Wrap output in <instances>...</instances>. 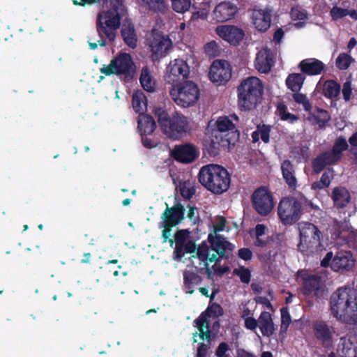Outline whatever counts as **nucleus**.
<instances>
[{"label": "nucleus", "mask_w": 357, "mask_h": 357, "mask_svg": "<svg viewBox=\"0 0 357 357\" xmlns=\"http://www.w3.org/2000/svg\"><path fill=\"white\" fill-rule=\"evenodd\" d=\"M349 148V145L345 138L340 136L337 137L334 142V145L331 149V151L340 159L343 155V152L347 151Z\"/></svg>", "instance_id": "79ce46f5"}, {"label": "nucleus", "mask_w": 357, "mask_h": 357, "mask_svg": "<svg viewBox=\"0 0 357 357\" xmlns=\"http://www.w3.org/2000/svg\"><path fill=\"white\" fill-rule=\"evenodd\" d=\"M237 13L236 6L230 2L222 1L215 6L213 16L218 22H225L232 20Z\"/></svg>", "instance_id": "b1692460"}, {"label": "nucleus", "mask_w": 357, "mask_h": 357, "mask_svg": "<svg viewBox=\"0 0 357 357\" xmlns=\"http://www.w3.org/2000/svg\"><path fill=\"white\" fill-rule=\"evenodd\" d=\"M137 128L141 135H152L156 128L153 117L146 114H140L137 120Z\"/></svg>", "instance_id": "2f4dec72"}, {"label": "nucleus", "mask_w": 357, "mask_h": 357, "mask_svg": "<svg viewBox=\"0 0 357 357\" xmlns=\"http://www.w3.org/2000/svg\"><path fill=\"white\" fill-rule=\"evenodd\" d=\"M259 327L264 336L271 337L277 330L270 312L263 311L258 319Z\"/></svg>", "instance_id": "c85d7f7f"}, {"label": "nucleus", "mask_w": 357, "mask_h": 357, "mask_svg": "<svg viewBox=\"0 0 357 357\" xmlns=\"http://www.w3.org/2000/svg\"><path fill=\"white\" fill-rule=\"evenodd\" d=\"M331 198L336 208H343L349 203L351 195L349 191L346 188L337 186L333 188Z\"/></svg>", "instance_id": "c756f323"}, {"label": "nucleus", "mask_w": 357, "mask_h": 357, "mask_svg": "<svg viewBox=\"0 0 357 357\" xmlns=\"http://www.w3.org/2000/svg\"><path fill=\"white\" fill-rule=\"evenodd\" d=\"M252 23L260 32H265L271 23V10L266 8H254L252 12Z\"/></svg>", "instance_id": "412c9836"}, {"label": "nucleus", "mask_w": 357, "mask_h": 357, "mask_svg": "<svg viewBox=\"0 0 357 357\" xmlns=\"http://www.w3.org/2000/svg\"><path fill=\"white\" fill-rule=\"evenodd\" d=\"M264 86L257 77L244 79L237 86V104L241 111H250L261 103Z\"/></svg>", "instance_id": "39448f33"}, {"label": "nucleus", "mask_w": 357, "mask_h": 357, "mask_svg": "<svg viewBox=\"0 0 357 357\" xmlns=\"http://www.w3.org/2000/svg\"><path fill=\"white\" fill-rule=\"evenodd\" d=\"M198 180L206 189L215 195L227 191L231 183L227 169L217 164L203 166L199 170Z\"/></svg>", "instance_id": "20e7f679"}, {"label": "nucleus", "mask_w": 357, "mask_h": 357, "mask_svg": "<svg viewBox=\"0 0 357 357\" xmlns=\"http://www.w3.org/2000/svg\"><path fill=\"white\" fill-rule=\"evenodd\" d=\"M227 220L223 216H219L217 218L216 223L213 226L214 235H217L216 233L222 231L225 229Z\"/></svg>", "instance_id": "0e129e2a"}, {"label": "nucleus", "mask_w": 357, "mask_h": 357, "mask_svg": "<svg viewBox=\"0 0 357 357\" xmlns=\"http://www.w3.org/2000/svg\"><path fill=\"white\" fill-rule=\"evenodd\" d=\"M109 3V8L106 11H101L98 14L96 19V31L100 39L92 42L91 38L88 40L91 50H96L98 45L105 47L107 38L109 42H114L116 37V31L120 28L122 17L126 13L123 0H102L98 4L104 6Z\"/></svg>", "instance_id": "f257e3e1"}, {"label": "nucleus", "mask_w": 357, "mask_h": 357, "mask_svg": "<svg viewBox=\"0 0 357 357\" xmlns=\"http://www.w3.org/2000/svg\"><path fill=\"white\" fill-rule=\"evenodd\" d=\"M217 128L218 130L214 131L213 132L220 135V133L222 135H226L227 132H238L233 123V122L229 119L228 116H221L220 117L217 121Z\"/></svg>", "instance_id": "e433bc0d"}, {"label": "nucleus", "mask_w": 357, "mask_h": 357, "mask_svg": "<svg viewBox=\"0 0 357 357\" xmlns=\"http://www.w3.org/2000/svg\"><path fill=\"white\" fill-rule=\"evenodd\" d=\"M317 111L318 112V115H313L312 117L316 121V123L319 125V128H325L326 123L330 121L331 116L326 109H321L317 107Z\"/></svg>", "instance_id": "a18cd8bd"}, {"label": "nucleus", "mask_w": 357, "mask_h": 357, "mask_svg": "<svg viewBox=\"0 0 357 357\" xmlns=\"http://www.w3.org/2000/svg\"><path fill=\"white\" fill-rule=\"evenodd\" d=\"M190 73V67L183 59H177L169 63L167 67L165 80L169 84L179 83L186 79Z\"/></svg>", "instance_id": "4468645a"}, {"label": "nucleus", "mask_w": 357, "mask_h": 357, "mask_svg": "<svg viewBox=\"0 0 357 357\" xmlns=\"http://www.w3.org/2000/svg\"><path fill=\"white\" fill-rule=\"evenodd\" d=\"M291 17L294 21L307 20V13L305 10L298 8H292L290 12Z\"/></svg>", "instance_id": "3c124183"}, {"label": "nucleus", "mask_w": 357, "mask_h": 357, "mask_svg": "<svg viewBox=\"0 0 357 357\" xmlns=\"http://www.w3.org/2000/svg\"><path fill=\"white\" fill-rule=\"evenodd\" d=\"M163 225V230L162 231V237L163 238V242H169L171 247L174 244V241L173 238H170L171 231L173 227H170L167 223L162 222Z\"/></svg>", "instance_id": "5fc2aeb1"}, {"label": "nucleus", "mask_w": 357, "mask_h": 357, "mask_svg": "<svg viewBox=\"0 0 357 357\" xmlns=\"http://www.w3.org/2000/svg\"><path fill=\"white\" fill-rule=\"evenodd\" d=\"M190 130L188 119L184 116H173L171 122L163 128L162 132L169 138L177 139L181 138L183 134Z\"/></svg>", "instance_id": "dca6fc26"}, {"label": "nucleus", "mask_w": 357, "mask_h": 357, "mask_svg": "<svg viewBox=\"0 0 357 357\" xmlns=\"http://www.w3.org/2000/svg\"><path fill=\"white\" fill-rule=\"evenodd\" d=\"M215 31L221 38L234 45H238L245 36L243 30L234 25L218 26Z\"/></svg>", "instance_id": "6ab92c4d"}, {"label": "nucleus", "mask_w": 357, "mask_h": 357, "mask_svg": "<svg viewBox=\"0 0 357 357\" xmlns=\"http://www.w3.org/2000/svg\"><path fill=\"white\" fill-rule=\"evenodd\" d=\"M238 256L244 261H249L252 257V252L249 248H240L238 251Z\"/></svg>", "instance_id": "69168bd1"}, {"label": "nucleus", "mask_w": 357, "mask_h": 357, "mask_svg": "<svg viewBox=\"0 0 357 357\" xmlns=\"http://www.w3.org/2000/svg\"><path fill=\"white\" fill-rule=\"evenodd\" d=\"M342 95L345 102H348L351 99L352 94L351 83L350 81H347L343 84Z\"/></svg>", "instance_id": "680f3d73"}, {"label": "nucleus", "mask_w": 357, "mask_h": 357, "mask_svg": "<svg viewBox=\"0 0 357 357\" xmlns=\"http://www.w3.org/2000/svg\"><path fill=\"white\" fill-rule=\"evenodd\" d=\"M331 150L326 151L317 155L312 162V167L314 174L321 173L328 165H333L340 161Z\"/></svg>", "instance_id": "4be33fe9"}, {"label": "nucleus", "mask_w": 357, "mask_h": 357, "mask_svg": "<svg viewBox=\"0 0 357 357\" xmlns=\"http://www.w3.org/2000/svg\"><path fill=\"white\" fill-rule=\"evenodd\" d=\"M173 10L178 13H184L189 10L191 6L190 0H172Z\"/></svg>", "instance_id": "de8ad7c7"}, {"label": "nucleus", "mask_w": 357, "mask_h": 357, "mask_svg": "<svg viewBox=\"0 0 357 357\" xmlns=\"http://www.w3.org/2000/svg\"><path fill=\"white\" fill-rule=\"evenodd\" d=\"M208 245L202 242L197 249V257L204 262L206 273L208 279L212 278V271L208 268V264L219 262L222 259H228L226 251H232L234 245L229 242L222 235H214L212 233L208 236Z\"/></svg>", "instance_id": "7ed1b4c3"}, {"label": "nucleus", "mask_w": 357, "mask_h": 357, "mask_svg": "<svg viewBox=\"0 0 357 357\" xmlns=\"http://www.w3.org/2000/svg\"><path fill=\"white\" fill-rule=\"evenodd\" d=\"M282 247V241L281 235L276 234L272 236L267 241V245L265 246L266 254L265 256L268 259L275 257L280 251Z\"/></svg>", "instance_id": "473e14b6"}, {"label": "nucleus", "mask_w": 357, "mask_h": 357, "mask_svg": "<svg viewBox=\"0 0 357 357\" xmlns=\"http://www.w3.org/2000/svg\"><path fill=\"white\" fill-rule=\"evenodd\" d=\"M300 241L297 245L298 250L304 255L317 251L322 247L321 231L312 223L302 222L298 224Z\"/></svg>", "instance_id": "423d86ee"}, {"label": "nucleus", "mask_w": 357, "mask_h": 357, "mask_svg": "<svg viewBox=\"0 0 357 357\" xmlns=\"http://www.w3.org/2000/svg\"><path fill=\"white\" fill-rule=\"evenodd\" d=\"M171 154L176 161L188 164L196 160L199 156V151L193 144L185 143L176 145Z\"/></svg>", "instance_id": "f3484780"}, {"label": "nucleus", "mask_w": 357, "mask_h": 357, "mask_svg": "<svg viewBox=\"0 0 357 357\" xmlns=\"http://www.w3.org/2000/svg\"><path fill=\"white\" fill-rule=\"evenodd\" d=\"M180 193L184 199H190L195 193V190L193 187H188L184 184L180 186Z\"/></svg>", "instance_id": "bf43d9fd"}, {"label": "nucleus", "mask_w": 357, "mask_h": 357, "mask_svg": "<svg viewBox=\"0 0 357 357\" xmlns=\"http://www.w3.org/2000/svg\"><path fill=\"white\" fill-rule=\"evenodd\" d=\"M132 105L136 113L144 114L147 107V98L142 91H135L132 97Z\"/></svg>", "instance_id": "72a5a7b5"}, {"label": "nucleus", "mask_w": 357, "mask_h": 357, "mask_svg": "<svg viewBox=\"0 0 357 357\" xmlns=\"http://www.w3.org/2000/svg\"><path fill=\"white\" fill-rule=\"evenodd\" d=\"M297 280L301 285V292L304 296L319 295L322 287V280L320 276L301 270L297 272Z\"/></svg>", "instance_id": "f8f14e48"}, {"label": "nucleus", "mask_w": 357, "mask_h": 357, "mask_svg": "<svg viewBox=\"0 0 357 357\" xmlns=\"http://www.w3.org/2000/svg\"><path fill=\"white\" fill-rule=\"evenodd\" d=\"M183 289L188 294H192L195 292V288L203 280L202 277L198 273L197 267H195V270H185L183 273Z\"/></svg>", "instance_id": "bb28decb"}, {"label": "nucleus", "mask_w": 357, "mask_h": 357, "mask_svg": "<svg viewBox=\"0 0 357 357\" xmlns=\"http://www.w3.org/2000/svg\"><path fill=\"white\" fill-rule=\"evenodd\" d=\"M234 273L240 278L243 283L248 284L250 282L251 273L248 268L241 266L238 269H234Z\"/></svg>", "instance_id": "8fccbe9b"}, {"label": "nucleus", "mask_w": 357, "mask_h": 357, "mask_svg": "<svg viewBox=\"0 0 357 357\" xmlns=\"http://www.w3.org/2000/svg\"><path fill=\"white\" fill-rule=\"evenodd\" d=\"M277 109L280 116V119L283 121L289 119L296 120L298 119L296 116L287 111V107L284 104H279L277 107Z\"/></svg>", "instance_id": "603ef678"}, {"label": "nucleus", "mask_w": 357, "mask_h": 357, "mask_svg": "<svg viewBox=\"0 0 357 357\" xmlns=\"http://www.w3.org/2000/svg\"><path fill=\"white\" fill-rule=\"evenodd\" d=\"M205 52L209 56H215L219 52L218 45L215 41H211L205 45Z\"/></svg>", "instance_id": "13d9d810"}, {"label": "nucleus", "mask_w": 357, "mask_h": 357, "mask_svg": "<svg viewBox=\"0 0 357 357\" xmlns=\"http://www.w3.org/2000/svg\"><path fill=\"white\" fill-rule=\"evenodd\" d=\"M283 178L289 189L295 190L297 187V179L293 164L289 160H285L281 165Z\"/></svg>", "instance_id": "7c9ffc66"}, {"label": "nucleus", "mask_w": 357, "mask_h": 357, "mask_svg": "<svg viewBox=\"0 0 357 357\" xmlns=\"http://www.w3.org/2000/svg\"><path fill=\"white\" fill-rule=\"evenodd\" d=\"M273 55L268 50H262L257 54L255 66L261 73H268L273 66Z\"/></svg>", "instance_id": "cd10ccee"}, {"label": "nucleus", "mask_w": 357, "mask_h": 357, "mask_svg": "<svg viewBox=\"0 0 357 357\" xmlns=\"http://www.w3.org/2000/svg\"><path fill=\"white\" fill-rule=\"evenodd\" d=\"M305 77L303 73H291L286 79V85L293 92H298L303 84Z\"/></svg>", "instance_id": "c9c22d12"}, {"label": "nucleus", "mask_w": 357, "mask_h": 357, "mask_svg": "<svg viewBox=\"0 0 357 357\" xmlns=\"http://www.w3.org/2000/svg\"><path fill=\"white\" fill-rule=\"evenodd\" d=\"M280 313L282 328H283L284 325L289 326V324L291 322V318L289 312L288 308L287 307L281 308Z\"/></svg>", "instance_id": "052dcab7"}, {"label": "nucleus", "mask_w": 357, "mask_h": 357, "mask_svg": "<svg viewBox=\"0 0 357 357\" xmlns=\"http://www.w3.org/2000/svg\"><path fill=\"white\" fill-rule=\"evenodd\" d=\"M139 82L143 89L148 92H153L155 88V83L153 80L151 71L147 66H144L141 70Z\"/></svg>", "instance_id": "4c0bfd02"}, {"label": "nucleus", "mask_w": 357, "mask_h": 357, "mask_svg": "<svg viewBox=\"0 0 357 357\" xmlns=\"http://www.w3.org/2000/svg\"><path fill=\"white\" fill-rule=\"evenodd\" d=\"M205 314L202 316H199L198 318H197L195 320V322L196 324V326L197 329L199 331V336L202 340L211 339V331L209 330V322H208L206 320V318L204 317Z\"/></svg>", "instance_id": "a19ab883"}, {"label": "nucleus", "mask_w": 357, "mask_h": 357, "mask_svg": "<svg viewBox=\"0 0 357 357\" xmlns=\"http://www.w3.org/2000/svg\"><path fill=\"white\" fill-rule=\"evenodd\" d=\"M341 86L333 79H328L324 84L323 94L328 99L337 98L340 93Z\"/></svg>", "instance_id": "f704fd0d"}, {"label": "nucleus", "mask_w": 357, "mask_h": 357, "mask_svg": "<svg viewBox=\"0 0 357 357\" xmlns=\"http://www.w3.org/2000/svg\"><path fill=\"white\" fill-rule=\"evenodd\" d=\"M239 137V132H227L226 135L212 132L209 139L205 142L204 146L209 155L215 157L220 154L221 149L233 148Z\"/></svg>", "instance_id": "9d476101"}, {"label": "nucleus", "mask_w": 357, "mask_h": 357, "mask_svg": "<svg viewBox=\"0 0 357 357\" xmlns=\"http://www.w3.org/2000/svg\"><path fill=\"white\" fill-rule=\"evenodd\" d=\"M355 264L351 252H338L332 260L331 268L334 271H350Z\"/></svg>", "instance_id": "5701e85b"}, {"label": "nucleus", "mask_w": 357, "mask_h": 357, "mask_svg": "<svg viewBox=\"0 0 357 357\" xmlns=\"http://www.w3.org/2000/svg\"><path fill=\"white\" fill-rule=\"evenodd\" d=\"M251 201L253 208L261 215L269 214L274 206L273 197L265 187L256 189L252 195Z\"/></svg>", "instance_id": "9b49d317"}, {"label": "nucleus", "mask_w": 357, "mask_h": 357, "mask_svg": "<svg viewBox=\"0 0 357 357\" xmlns=\"http://www.w3.org/2000/svg\"><path fill=\"white\" fill-rule=\"evenodd\" d=\"M352 61L353 59L350 55L346 53H341L336 59L335 66L338 69L344 70L349 68Z\"/></svg>", "instance_id": "49530a36"}, {"label": "nucleus", "mask_w": 357, "mask_h": 357, "mask_svg": "<svg viewBox=\"0 0 357 357\" xmlns=\"http://www.w3.org/2000/svg\"><path fill=\"white\" fill-rule=\"evenodd\" d=\"M330 310L337 320L349 325L357 324V291L341 287L330 297Z\"/></svg>", "instance_id": "f03ea898"}, {"label": "nucleus", "mask_w": 357, "mask_h": 357, "mask_svg": "<svg viewBox=\"0 0 357 357\" xmlns=\"http://www.w3.org/2000/svg\"><path fill=\"white\" fill-rule=\"evenodd\" d=\"M331 15L334 20L341 19L348 15V10L337 6H333L331 10Z\"/></svg>", "instance_id": "4d7b16f0"}, {"label": "nucleus", "mask_w": 357, "mask_h": 357, "mask_svg": "<svg viewBox=\"0 0 357 357\" xmlns=\"http://www.w3.org/2000/svg\"><path fill=\"white\" fill-rule=\"evenodd\" d=\"M260 138L264 143H268L270 140V132L271 128L268 125L264 124L262 126H258Z\"/></svg>", "instance_id": "864d4df0"}, {"label": "nucleus", "mask_w": 357, "mask_h": 357, "mask_svg": "<svg viewBox=\"0 0 357 357\" xmlns=\"http://www.w3.org/2000/svg\"><path fill=\"white\" fill-rule=\"evenodd\" d=\"M190 232L186 229H181L177 231L174 234L175 244H184L189 236Z\"/></svg>", "instance_id": "6e6d98bb"}, {"label": "nucleus", "mask_w": 357, "mask_h": 357, "mask_svg": "<svg viewBox=\"0 0 357 357\" xmlns=\"http://www.w3.org/2000/svg\"><path fill=\"white\" fill-rule=\"evenodd\" d=\"M229 350V344L227 342H222L218 346L215 351V355L217 357L229 356V355L226 354V352Z\"/></svg>", "instance_id": "e2e57ef3"}, {"label": "nucleus", "mask_w": 357, "mask_h": 357, "mask_svg": "<svg viewBox=\"0 0 357 357\" xmlns=\"http://www.w3.org/2000/svg\"><path fill=\"white\" fill-rule=\"evenodd\" d=\"M155 115L162 130H163V128H167V125L171 122L172 118L169 117L167 112L162 107L155 109Z\"/></svg>", "instance_id": "c03bdc74"}, {"label": "nucleus", "mask_w": 357, "mask_h": 357, "mask_svg": "<svg viewBox=\"0 0 357 357\" xmlns=\"http://www.w3.org/2000/svg\"><path fill=\"white\" fill-rule=\"evenodd\" d=\"M141 5L154 13H166L168 10V4L165 0H140Z\"/></svg>", "instance_id": "58836bf2"}, {"label": "nucleus", "mask_w": 357, "mask_h": 357, "mask_svg": "<svg viewBox=\"0 0 357 357\" xmlns=\"http://www.w3.org/2000/svg\"><path fill=\"white\" fill-rule=\"evenodd\" d=\"M303 214L302 203L294 197L281 199L278 206V218L284 225H292Z\"/></svg>", "instance_id": "1a4fd4ad"}, {"label": "nucleus", "mask_w": 357, "mask_h": 357, "mask_svg": "<svg viewBox=\"0 0 357 357\" xmlns=\"http://www.w3.org/2000/svg\"><path fill=\"white\" fill-rule=\"evenodd\" d=\"M333 168H328L322 174L320 180L312 184V189L321 190L328 188L331 184V180L333 178Z\"/></svg>", "instance_id": "ea45409f"}, {"label": "nucleus", "mask_w": 357, "mask_h": 357, "mask_svg": "<svg viewBox=\"0 0 357 357\" xmlns=\"http://www.w3.org/2000/svg\"><path fill=\"white\" fill-rule=\"evenodd\" d=\"M184 215L185 208L181 203L178 202L172 207H169L167 205V208L162 213L161 218L169 226L175 227L184 220Z\"/></svg>", "instance_id": "aec40b11"}, {"label": "nucleus", "mask_w": 357, "mask_h": 357, "mask_svg": "<svg viewBox=\"0 0 357 357\" xmlns=\"http://www.w3.org/2000/svg\"><path fill=\"white\" fill-rule=\"evenodd\" d=\"M169 94L177 105L185 108L194 105L200 96L198 86L192 81L173 84Z\"/></svg>", "instance_id": "0eeeda50"}, {"label": "nucleus", "mask_w": 357, "mask_h": 357, "mask_svg": "<svg viewBox=\"0 0 357 357\" xmlns=\"http://www.w3.org/2000/svg\"><path fill=\"white\" fill-rule=\"evenodd\" d=\"M325 67V64L321 61L315 58L305 59L298 64L302 73L310 76L321 75Z\"/></svg>", "instance_id": "a878e982"}, {"label": "nucleus", "mask_w": 357, "mask_h": 357, "mask_svg": "<svg viewBox=\"0 0 357 357\" xmlns=\"http://www.w3.org/2000/svg\"><path fill=\"white\" fill-rule=\"evenodd\" d=\"M205 314L206 320L209 322L211 317H218L223 314V309L221 305L218 303H214L211 306L208 307L207 309L201 313L199 316Z\"/></svg>", "instance_id": "37998d69"}, {"label": "nucleus", "mask_w": 357, "mask_h": 357, "mask_svg": "<svg viewBox=\"0 0 357 357\" xmlns=\"http://www.w3.org/2000/svg\"><path fill=\"white\" fill-rule=\"evenodd\" d=\"M135 70V63L130 54L121 52L111 60L108 66L103 65L100 71L106 76L112 75H124L130 79Z\"/></svg>", "instance_id": "6e6552de"}, {"label": "nucleus", "mask_w": 357, "mask_h": 357, "mask_svg": "<svg viewBox=\"0 0 357 357\" xmlns=\"http://www.w3.org/2000/svg\"><path fill=\"white\" fill-rule=\"evenodd\" d=\"M172 43L168 37L157 34L150 40L149 47L152 52L153 61L159 60L165 56L171 49Z\"/></svg>", "instance_id": "a211bd4d"}, {"label": "nucleus", "mask_w": 357, "mask_h": 357, "mask_svg": "<svg viewBox=\"0 0 357 357\" xmlns=\"http://www.w3.org/2000/svg\"><path fill=\"white\" fill-rule=\"evenodd\" d=\"M292 96H293L294 101L296 103L303 105L305 111H306V112L311 111L312 106L309 99L306 96V95L300 93L298 92H294Z\"/></svg>", "instance_id": "09e8293b"}, {"label": "nucleus", "mask_w": 357, "mask_h": 357, "mask_svg": "<svg viewBox=\"0 0 357 357\" xmlns=\"http://www.w3.org/2000/svg\"><path fill=\"white\" fill-rule=\"evenodd\" d=\"M121 36L126 45L132 49L137 46V34L133 22L130 19H126L121 24Z\"/></svg>", "instance_id": "393cba45"}, {"label": "nucleus", "mask_w": 357, "mask_h": 357, "mask_svg": "<svg viewBox=\"0 0 357 357\" xmlns=\"http://www.w3.org/2000/svg\"><path fill=\"white\" fill-rule=\"evenodd\" d=\"M312 328L314 337L323 347H332L335 334V329L332 325L324 320H317L313 322Z\"/></svg>", "instance_id": "ddd939ff"}, {"label": "nucleus", "mask_w": 357, "mask_h": 357, "mask_svg": "<svg viewBox=\"0 0 357 357\" xmlns=\"http://www.w3.org/2000/svg\"><path fill=\"white\" fill-rule=\"evenodd\" d=\"M208 346L203 342L198 344L197 354L195 357H206Z\"/></svg>", "instance_id": "774afa93"}, {"label": "nucleus", "mask_w": 357, "mask_h": 357, "mask_svg": "<svg viewBox=\"0 0 357 357\" xmlns=\"http://www.w3.org/2000/svg\"><path fill=\"white\" fill-rule=\"evenodd\" d=\"M209 78L213 83L225 84L231 77V67L225 60H215L209 70Z\"/></svg>", "instance_id": "2eb2a0df"}, {"label": "nucleus", "mask_w": 357, "mask_h": 357, "mask_svg": "<svg viewBox=\"0 0 357 357\" xmlns=\"http://www.w3.org/2000/svg\"><path fill=\"white\" fill-rule=\"evenodd\" d=\"M259 326L258 320L253 317H247L245 319V327L249 330H255Z\"/></svg>", "instance_id": "338daca9"}]
</instances>
